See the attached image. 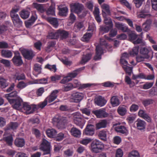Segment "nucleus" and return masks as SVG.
I'll return each mask as SVG.
<instances>
[{
  "instance_id": "nucleus-16",
  "label": "nucleus",
  "mask_w": 157,
  "mask_h": 157,
  "mask_svg": "<svg viewBox=\"0 0 157 157\" xmlns=\"http://www.w3.org/2000/svg\"><path fill=\"white\" fill-rule=\"evenodd\" d=\"M93 113L98 118L107 117L109 115L104 109L96 110L94 111Z\"/></svg>"
},
{
  "instance_id": "nucleus-35",
  "label": "nucleus",
  "mask_w": 157,
  "mask_h": 157,
  "mask_svg": "<svg viewBox=\"0 0 157 157\" xmlns=\"http://www.w3.org/2000/svg\"><path fill=\"white\" fill-rule=\"evenodd\" d=\"M107 124V122L106 120H102L96 124V128L98 129L102 128H105L106 127Z\"/></svg>"
},
{
  "instance_id": "nucleus-46",
  "label": "nucleus",
  "mask_w": 157,
  "mask_h": 157,
  "mask_svg": "<svg viewBox=\"0 0 157 157\" xmlns=\"http://www.w3.org/2000/svg\"><path fill=\"white\" fill-rule=\"evenodd\" d=\"M98 136L99 138L102 140L105 141L107 140V134L106 131L104 130L100 131L98 134Z\"/></svg>"
},
{
  "instance_id": "nucleus-57",
  "label": "nucleus",
  "mask_w": 157,
  "mask_h": 157,
  "mask_svg": "<svg viewBox=\"0 0 157 157\" xmlns=\"http://www.w3.org/2000/svg\"><path fill=\"white\" fill-rule=\"evenodd\" d=\"M74 88V85L72 83H69L64 85L63 88V91L67 92Z\"/></svg>"
},
{
  "instance_id": "nucleus-8",
  "label": "nucleus",
  "mask_w": 157,
  "mask_h": 157,
  "mask_svg": "<svg viewBox=\"0 0 157 157\" xmlns=\"http://www.w3.org/2000/svg\"><path fill=\"white\" fill-rule=\"evenodd\" d=\"M21 52L24 58L28 60L32 59L35 56L33 51L31 49H23Z\"/></svg>"
},
{
  "instance_id": "nucleus-12",
  "label": "nucleus",
  "mask_w": 157,
  "mask_h": 157,
  "mask_svg": "<svg viewBox=\"0 0 157 157\" xmlns=\"http://www.w3.org/2000/svg\"><path fill=\"white\" fill-rule=\"evenodd\" d=\"M94 125L88 124L83 131V134L88 136H92L94 133Z\"/></svg>"
},
{
  "instance_id": "nucleus-64",
  "label": "nucleus",
  "mask_w": 157,
  "mask_h": 157,
  "mask_svg": "<svg viewBox=\"0 0 157 157\" xmlns=\"http://www.w3.org/2000/svg\"><path fill=\"white\" fill-rule=\"evenodd\" d=\"M128 157H140L139 153L136 151H133L128 155Z\"/></svg>"
},
{
  "instance_id": "nucleus-24",
  "label": "nucleus",
  "mask_w": 157,
  "mask_h": 157,
  "mask_svg": "<svg viewBox=\"0 0 157 157\" xmlns=\"http://www.w3.org/2000/svg\"><path fill=\"white\" fill-rule=\"evenodd\" d=\"M37 19V16L35 13H32L30 19L25 22L26 27H28L31 25Z\"/></svg>"
},
{
  "instance_id": "nucleus-47",
  "label": "nucleus",
  "mask_w": 157,
  "mask_h": 157,
  "mask_svg": "<svg viewBox=\"0 0 157 157\" xmlns=\"http://www.w3.org/2000/svg\"><path fill=\"white\" fill-rule=\"evenodd\" d=\"M17 92L16 91H13L10 94H6L5 95V97L7 98L8 102L9 101V99H14L12 98L16 97L17 96Z\"/></svg>"
},
{
  "instance_id": "nucleus-15",
  "label": "nucleus",
  "mask_w": 157,
  "mask_h": 157,
  "mask_svg": "<svg viewBox=\"0 0 157 157\" xmlns=\"http://www.w3.org/2000/svg\"><path fill=\"white\" fill-rule=\"evenodd\" d=\"M136 122L137 129L141 132H144L146 125V122L143 120L139 119L137 120Z\"/></svg>"
},
{
  "instance_id": "nucleus-30",
  "label": "nucleus",
  "mask_w": 157,
  "mask_h": 157,
  "mask_svg": "<svg viewBox=\"0 0 157 157\" xmlns=\"http://www.w3.org/2000/svg\"><path fill=\"white\" fill-rule=\"evenodd\" d=\"M148 12V10H146L145 9H144L141 12L137 13V17L138 18H146L147 17H150L151 15L147 14Z\"/></svg>"
},
{
  "instance_id": "nucleus-36",
  "label": "nucleus",
  "mask_w": 157,
  "mask_h": 157,
  "mask_svg": "<svg viewBox=\"0 0 157 157\" xmlns=\"http://www.w3.org/2000/svg\"><path fill=\"white\" fill-rule=\"evenodd\" d=\"M57 131L54 129L50 128L47 129L46 133L48 136L50 137H54L56 134Z\"/></svg>"
},
{
  "instance_id": "nucleus-22",
  "label": "nucleus",
  "mask_w": 157,
  "mask_h": 157,
  "mask_svg": "<svg viewBox=\"0 0 157 157\" xmlns=\"http://www.w3.org/2000/svg\"><path fill=\"white\" fill-rule=\"evenodd\" d=\"M95 102L97 105L101 107L105 104L106 101L104 98L100 96L95 99Z\"/></svg>"
},
{
  "instance_id": "nucleus-34",
  "label": "nucleus",
  "mask_w": 157,
  "mask_h": 157,
  "mask_svg": "<svg viewBox=\"0 0 157 157\" xmlns=\"http://www.w3.org/2000/svg\"><path fill=\"white\" fill-rule=\"evenodd\" d=\"M70 132L72 135L75 137H79L81 134L80 131L74 127H72L71 129Z\"/></svg>"
},
{
  "instance_id": "nucleus-4",
  "label": "nucleus",
  "mask_w": 157,
  "mask_h": 157,
  "mask_svg": "<svg viewBox=\"0 0 157 157\" xmlns=\"http://www.w3.org/2000/svg\"><path fill=\"white\" fill-rule=\"evenodd\" d=\"M40 150L44 152V155L50 154L51 145L50 143L45 139H43L42 141L40 146Z\"/></svg>"
},
{
  "instance_id": "nucleus-38",
  "label": "nucleus",
  "mask_w": 157,
  "mask_h": 157,
  "mask_svg": "<svg viewBox=\"0 0 157 157\" xmlns=\"http://www.w3.org/2000/svg\"><path fill=\"white\" fill-rule=\"evenodd\" d=\"M56 44V42L55 41H52L48 42V43L47 46L45 48L46 52H51L52 48L54 47Z\"/></svg>"
},
{
  "instance_id": "nucleus-33",
  "label": "nucleus",
  "mask_w": 157,
  "mask_h": 157,
  "mask_svg": "<svg viewBox=\"0 0 157 157\" xmlns=\"http://www.w3.org/2000/svg\"><path fill=\"white\" fill-rule=\"evenodd\" d=\"M92 56V54L90 53L87 54L85 55H83L80 61V63L82 64H85L90 59Z\"/></svg>"
},
{
  "instance_id": "nucleus-45",
  "label": "nucleus",
  "mask_w": 157,
  "mask_h": 157,
  "mask_svg": "<svg viewBox=\"0 0 157 157\" xmlns=\"http://www.w3.org/2000/svg\"><path fill=\"white\" fill-rule=\"evenodd\" d=\"M30 12L25 10H22L20 13V15L21 17L25 19L29 17L30 15Z\"/></svg>"
},
{
  "instance_id": "nucleus-18",
  "label": "nucleus",
  "mask_w": 157,
  "mask_h": 157,
  "mask_svg": "<svg viewBox=\"0 0 157 157\" xmlns=\"http://www.w3.org/2000/svg\"><path fill=\"white\" fill-rule=\"evenodd\" d=\"M59 92V91L58 90H53L51 92L50 94L48 96L46 99L49 103H51L57 98Z\"/></svg>"
},
{
  "instance_id": "nucleus-28",
  "label": "nucleus",
  "mask_w": 157,
  "mask_h": 157,
  "mask_svg": "<svg viewBox=\"0 0 157 157\" xmlns=\"http://www.w3.org/2000/svg\"><path fill=\"white\" fill-rule=\"evenodd\" d=\"M25 144V141L23 138H17L14 141V144L18 147H23Z\"/></svg>"
},
{
  "instance_id": "nucleus-62",
  "label": "nucleus",
  "mask_w": 157,
  "mask_h": 157,
  "mask_svg": "<svg viewBox=\"0 0 157 157\" xmlns=\"http://www.w3.org/2000/svg\"><path fill=\"white\" fill-rule=\"evenodd\" d=\"M83 114H85L87 116H89L90 114V110L88 108H86L81 109H80Z\"/></svg>"
},
{
  "instance_id": "nucleus-19",
  "label": "nucleus",
  "mask_w": 157,
  "mask_h": 157,
  "mask_svg": "<svg viewBox=\"0 0 157 157\" xmlns=\"http://www.w3.org/2000/svg\"><path fill=\"white\" fill-rule=\"evenodd\" d=\"M58 30L50 31L47 37L50 39H57L59 38Z\"/></svg>"
},
{
  "instance_id": "nucleus-54",
  "label": "nucleus",
  "mask_w": 157,
  "mask_h": 157,
  "mask_svg": "<svg viewBox=\"0 0 157 157\" xmlns=\"http://www.w3.org/2000/svg\"><path fill=\"white\" fill-rule=\"evenodd\" d=\"M45 68L51 71H53L55 72L57 70L56 66L55 64L51 65L48 64L45 66Z\"/></svg>"
},
{
  "instance_id": "nucleus-27",
  "label": "nucleus",
  "mask_w": 157,
  "mask_h": 157,
  "mask_svg": "<svg viewBox=\"0 0 157 157\" xmlns=\"http://www.w3.org/2000/svg\"><path fill=\"white\" fill-rule=\"evenodd\" d=\"M110 101L112 105L114 107L119 105L121 103L118 97L117 96H112L111 98Z\"/></svg>"
},
{
  "instance_id": "nucleus-32",
  "label": "nucleus",
  "mask_w": 157,
  "mask_h": 157,
  "mask_svg": "<svg viewBox=\"0 0 157 157\" xmlns=\"http://www.w3.org/2000/svg\"><path fill=\"white\" fill-rule=\"evenodd\" d=\"M115 26L119 30H121L124 32H127L128 29L127 27L125 26L123 24L119 22H116Z\"/></svg>"
},
{
  "instance_id": "nucleus-60",
  "label": "nucleus",
  "mask_w": 157,
  "mask_h": 157,
  "mask_svg": "<svg viewBox=\"0 0 157 157\" xmlns=\"http://www.w3.org/2000/svg\"><path fill=\"white\" fill-rule=\"evenodd\" d=\"M92 140L90 138L83 139L79 141V143L82 144L86 145L90 143Z\"/></svg>"
},
{
  "instance_id": "nucleus-10",
  "label": "nucleus",
  "mask_w": 157,
  "mask_h": 157,
  "mask_svg": "<svg viewBox=\"0 0 157 157\" xmlns=\"http://www.w3.org/2000/svg\"><path fill=\"white\" fill-rule=\"evenodd\" d=\"M9 102L12 105V106L14 109L20 110L22 107V101L19 99H9Z\"/></svg>"
},
{
  "instance_id": "nucleus-51",
  "label": "nucleus",
  "mask_w": 157,
  "mask_h": 157,
  "mask_svg": "<svg viewBox=\"0 0 157 157\" xmlns=\"http://www.w3.org/2000/svg\"><path fill=\"white\" fill-rule=\"evenodd\" d=\"M122 68L126 73L129 76H131L132 72V67L128 66H122Z\"/></svg>"
},
{
  "instance_id": "nucleus-2",
  "label": "nucleus",
  "mask_w": 157,
  "mask_h": 157,
  "mask_svg": "<svg viewBox=\"0 0 157 157\" xmlns=\"http://www.w3.org/2000/svg\"><path fill=\"white\" fill-rule=\"evenodd\" d=\"M70 118L68 117H63L58 115H56L52 119L54 124L61 125H64L70 121Z\"/></svg>"
},
{
  "instance_id": "nucleus-3",
  "label": "nucleus",
  "mask_w": 157,
  "mask_h": 157,
  "mask_svg": "<svg viewBox=\"0 0 157 157\" xmlns=\"http://www.w3.org/2000/svg\"><path fill=\"white\" fill-rule=\"evenodd\" d=\"M70 6L71 12L78 15L81 13L84 8L82 4L78 2L71 3Z\"/></svg>"
},
{
  "instance_id": "nucleus-6",
  "label": "nucleus",
  "mask_w": 157,
  "mask_h": 157,
  "mask_svg": "<svg viewBox=\"0 0 157 157\" xmlns=\"http://www.w3.org/2000/svg\"><path fill=\"white\" fill-rule=\"evenodd\" d=\"M37 109V108L36 105H30L27 103H24L23 104L21 109L24 110L26 114H29L33 113Z\"/></svg>"
},
{
  "instance_id": "nucleus-17",
  "label": "nucleus",
  "mask_w": 157,
  "mask_h": 157,
  "mask_svg": "<svg viewBox=\"0 0 157 157\" xmlns=\"http://www.w3.org/2000/svg\"><path fill=\"white\" fill-rule=\"evenodd\" d=\"M12 26V24L10 21H6L2 25H0V34H2L9 29Z\"/></svg>"
},
{
  "instance_id": "nucleus-55",
  "label": "nucleus",
  "mask_w": 157,
  "mask_h": 157,
  "mask_svg": "<svg viewBox=\"0 0 157 157\" xmlns=\"http://www.w3.org/2000/svg\"><path fill=\"white\" fill-rule=\"evenodd\" d=\"M101 7L102 9L106 12L108 15H110L111 13L109 10V5L104 3L101 5Z\"/></svg>"
},
{
  "instance_id": "nucleus-59",
  "label": "nucleus",
  "mask_w": 157,
  "mask_h": 157,
  "mask_svg": "<svg viewBox=\"0 0 157 157\" xmlns=\"http://www.w3.org/2000/svg\"><path fill=\"white\" fill-rule=\"evenodd\" d=\"M28 85L27 83L23 81L19 82L17 86V87L20 89H21L24 88Z\"/></svg>"
},
{
  "instance_id": "nucleus-11",
  "label": "nucleus",
  "mask_w": 157,
  "mask_h": 157,
  "mask_svg": "<svg viewBox=\"0 0 157 157\" xmlns=\"http://www.w3.org/2000/svg\"><path fill=\"white\" fill-rule=\"evenodd\" d=\"M138 35L135 33H131L128 34V38L129 40L132 42L134 44H137L141 43L142 40L138 38Z\"/></svg>"
},
{
  "instance_id": "nucleus-44",
  "label": "nucleus",
  "mask_w": 157,
  "mask_h": 157,
  "mask_svg": "<svg viewBox=\"0 0 157 157\" xmlns=\"http://www.w3.org/2000/svg\"><path fill=\"white\" fill-rule=\"evenodd\" d=\"M83 26V23L82 22H77L75 24L74 29L76 32L79 31Z\"/></svg>"
},
{
  "instance_id": "nucleus-58",
  "label": "nucleus",
  "mask_w": 157,
  "mask_h": 157,
  "mask_svg": "<svg viewBox=\"0 0 157 157\" xmlns=\"http://www.w3.org/2000/svg\"><path fill=\"white\" fill-rule=\"evenodd\" d=\"M142 103L144 106L146 107L153 103V100L151 99H148L144 100L142 101Z\"/></svg>"
},
{
  "instance_id": "nucleus-25",
  "label": "nucleus",
  "mask_w": 157,
  "mask_h": 157,
  "mask_svg": "<svg viewBox=\"0 0 157 157\" xmlns=\"http://www.w3.org/2000/svg\"><path fill=\"white\" fill-rule=\"evenodd\" d=\"M58 31L59 38V37L60 39H65L68 37L69 34L68 32L62 29H58Z\"/></svg>"
},
{
  "instance_id": "nucleus-31",
  "label": "nucleus",
  "mask_w": 157,
  "mask_h": 157,
  "mask_svg": "<svg viewBox=\"0 0 157 157\" xmlns=\"http://www.w3.org/2000/svg\"><path fill=\"white\" fill-rule=\"evenodd\" d=\"M115 131L127 135L128 131L125 127L122 125H120L116 127L115 128Z\"/></svg>"
},
{
  "instance_id": "nucleus-56",
  "label": "nucleus",
  "mask_w": 157,
  "mask_h": 157,
  "mask_svg": "<svg viewBox=\"0 0 157 157\" xmlns=\"http://www.w3.org/2000/svg\"><path fill=\"white\" fill-rule=\"evenodd\" d=\"M138 78L144 79L145 78V75L143 73H140L137 75H133L132 79L133 80H136Z\"/></svg>"
},
{
  "instance_id": "nucleus-1",
  "label": "nucleus",
  "mask_w": 157,
  "mask_h": 157,
  "mask_svg": "<svg viewBox=\"0 0 157 157\" xmlns=\"http://www.w3.org/2000/svg\"><path fill=\"white\" fill-rule=\"evenodd\" d=\"M91 150L95 153L100 152L104 148V144L99 140H95L91 143Z\"/></svg>"
},
{
  "instance_id": "nucleus-42",
  "label": "nucleus",
  "mask_w": 157,
  "mask_h": 157,
  "mask_svg": "<svg viewBox=\"0 0 157 157\" xmlns=\"http://www.w3.org/2000/svg\"><path fill=\"white\" fill-rule=\"evenodd\" d=\"M68 9L67 7L59 8V14L60 16H66L67 14Z\"/></svg>"
},
{
  "instance_id": "nucleus-7",
  "label": "nucleus",
  "mask_w": 157,
  "mask_h": 157,
  "mask_svg": "<svg viewBox=\"0 0 157 157\" xmlns=\"http://www.w3.org/2000/svg\"><path fill=\"white\" fill-rule=\"evenodd\" d=\"M14 54V56L12 59L13 64L16 66H21L23 64V62L20 53L18 51H15Z\"/></svg>"
},
{
  "instance_id": "nucleus-37",
  "label": "nucleus",
  "mask_w": 157,
  "mask_h": 157,
  "mask_svg": "<svg viewBox=\"0 0 157 157\" xmlns=\"http://www.w3.org/2000/svg\"><path fill=\"white\" fill-rule=\"evenodd\" d=\"M117 112L121 115L123 116L126 113L127 109L126 107L124 105L120 106L117 109Z\"/></svg>"
},
{
  "instance_id": "nucleus-63",
  "label": "nucleus",
  "mask_w": 157,
  "mask_h": 157,
  "mask_svg": "<svg viewBox=\"0 0 157 157\" xmlns=\"http://www.w3.org/2000/svg\"><path fill=\"white\" fill-rule=\"evenodd\" d=\"M153 84V82H147L143 85V89L144 90L148 89L152 87Z\"/></svg>"
},
{
  "instance_id": "nucleus-53",
  "label": "nucleus",
  "mask_w": 157,
  "mask_h": 157,
  "mask_svg": "<svg viewBox=\"0 0 157 157\" xmlns=\"http://www.w3.org/2000/svg\"><path fill=\"white\" fill-rule=\"evenodd\" d=\"M110 28L109 26L101 25L100 26V33L103 32L102 34L107 33L109 31Z\"/></svg>"
},
{
  "instance_id": "nucleus-48",
  "label": "nucleus",
  "mask_w": 157,
  "mask_h": 157,
  "mask_svg": "<svg viewBox=\"0 0 157 157\" xmlns=\"http://www.w3.org/2000/svg\"><path fill=\"white\" fill-rule=\"evenodd\" d=\"M33 6L35 8H36L38 11L42 13L44 12V9L43 6L40 4H38L36 3H34Z\"/></svg>"
},
{
  "instance_id": "nucleus-14",
  "label": "nucleus",
  "mask_w": 157,
  "mask_h": 157,
  "mask_svg": "<svg viewBox=\"0 0 157 157\" xmlns=\"http://www.w3.org/2000/svg\"><path fill=\"white\" fill-rule=\"evenodd\" d=\"M96 54L94 59L95 61L100 59L101 58V55L103 54V50L101 45H98L96 47Z\"/></svg>"
},
{
  "instance_id": "nucleus-5",
  "label": "nucleus",
  "mask_w": 157,
  "mask_h": 157,
  "mask_svg": "<svg viewBox=\"0 0 157 157\" xmlns=\"http://www.w3.org/2000/svg\"><path fill=\"white\" fill-rule=\"evenodd\" d=\"M73 121L75 124L80 126L81 128L84 124V120L82 115L79 112H76L74 113Z\"/></svg>"
},
{
  "instance_id": "nucleus-29",
  "label": "nucleus",
  "mask_w": 157,
  "mask_h": 157,
  "mask_svg": "<svg viewBox=\"0 0 157 157\" xmlns=\"http://www.w3.org/2000/svg\"><path fill=\"white\" fill-rule=\"evenodd\" d=\"M75 85H74V88L80 86V88L81 89H85L86 88L92 86H94L95 84L94 83H86L82 84H80L77 81H75L74 83Z\"/></svg>"
},
{
  "instance_id": "nucleus-26",
  "label": "nucleus",
  "mask_w": 157,
  "mask_h": 157,
  "mask_svg": "<svg viewBox=\"0 0 157 157\" xmlns=\"http://www.w3.org/2000/svg\"><path fill=\"white\" fill-rule=\"evenodd\" d=\"M102 14L103 17L104 18V22L106 25H109L110 28L113 27V25L112 20L110 18H108L106 17V13L103 10L102 11Z\"/></svg>"
},
{
  "instance_id": "nucleus-9",
  "label": "nucleus",
  "mask_w": 157,
  "mask_h": 157,
  "mask_svg": "<svg viewBox=\"0 0 157 157\" xmlns=\"http://www.w3.org/2000/svg\"><path fill=\"white\" fill-rule=\"evenodd\" d=\"M84 94L82 93L76 92L71 95V99L72 102L75 103L80 102L83 98Z\"/></svg>"
},
{
  "instance_id": "nucleus-52",
  "label": "nucleus",
  "mask_w": 157,
  "mask_h": 157,
  "mask_svg": "<svg viewBox=\"0 0 157 157\" xmlns=\"http://www.w3.org/2000/svg\"><path fill=\"white\" fill-rule=\"evenodd\" d=\"M139 46H136L133 48L132 51L129 52L130 54L133 56L137 55L139 52Z\"/></svg>"
},
{
  "instance_id": "nucleus-23",
  "label": "nucleus",
  "mask_w": 157,
  "mask_h": 157,
  "mask_svg": "<svg viewBox=\"0 0 157 157\" xmlns=\"http://www.w3.org/2000/svg\"><path fill=\"white\" fill-rule=\"evenodd\" d=\"M47 20L55 28H57L58 26V22L56 18L49 17L47 18Z\"/></svg>"
},
{
  "instance_id": "nucleus-20",
  "label": "nucleus",
  "mask_w": 157,
  "mask_h": 157,
  "mask_svg": "<svg viewBox=\"0 0 157 157\" xmlns=\"http://www.w3.org/2000/svg\"><path fill=\"white\" fill-rule=\"evenodd\" d=\"M150 52V49L146 47H142L140 50V53L145 59H148L150 57V56L149 55Z\"/></svg>"
},
{
  "instance_id": "nucleus-50",
  "label": "nucleus",
  "mask_w": 157,
  "mask_h": 157,
  "mask_svg": "<svg viewBox=\"0 0 157 157\" xmlns=\"http://www.w3.org/2000/svg\"><path fill=\"white\" fill-rule=\"evenodd\" d=\"M46 13L48 15L54 16L55 15V8L54 6L51 5L46 11Z\"/></svg>"
},
{
  "instance_id": "nucleus-41",
  "label": "nucleus",
  "mask_w": 157,
  "mask_h": 157,
  "mask_svg": "<svg viewBox=\"0 0 157 157\" xmlns=\"http://www.w3.org/2000/svg\"><path fill=\"white\" fill-rule=\"evenodd\" d=\"M3 140L9 146H11L12 145L13 139L12 135H10L4 137Z\"/></svg>"
},
{
  "instance_id": "nucleus-21",
  "label": "nucleus",
  "mask_w": 157,
  "mask_h": 157,
  "mask_svg": "<svg viewBox=\"0 0 157 157\" xmlns=\"http://www.w3.org/2000/svg\"><path fill=\"white\" fill-rule=\"evenodd\" d=\"M85 68V67H82L76 69L71 73H69L67 76L70 78L72 80V78H74L79 73L80 71L83 70Z\"/></svg>"
},
{
  "instance_id": "nucleus-43",
  "label": "nucleus",
  "mask_w": 157,
  "mask_h": 157,
  "mask_svg": "<svg viewBox=\"0 0 157 157\" xmlns=\"http://www.w3.org/2000/svg\"><path fill=\"white\" fill-rule=\"evenodd\" d=\"M18 126V123L17 122H11L6 126V129L9 130L10 129L14 130L16 129Z\"/></svg>"
},
{
  "instance_id": "nucleus-39",
  "label": "nucleus",
  "mask_w": 157,
  "mask_h": 157,
  "mask_svg": "<svg viewBox=\"0 0 157 157\" xmlns=\"http://www.w3.org/2000/svg\"><path fill=\"white\" fill-rule=\"evenodd\" d=\"M2 56L6 58H10L12 56V52L9 50H2L1 52Z\"/></svg>"
},
{
  "instance_id": "nucleus-40",
  "label": "nucleus",
  "mask_w": 157,
  "mask_h": 157,
  "mask_svg": "<svg viewBox=\"0 0 157 157\" xmlns=\"http://www.w3.org/2000/svg\"><path fill=\"white\" fill-rule=\"evenodd\" d=\"M8 86L7 79H5L2 77H0V87L3 89L6 88Z\"/></svg>"
},
{
  "instance_id": "nucleus-49",
  "label": "nucleus",
  "mask_w": 157,
  "mask_h": 157,
  "mask_svg": "<svg viewBox=\"0 0 157 157\" xmlns=\"http://www.w3.org/2000/svg\"><path fill=\"white\" fill-rule=\"evenodd\" d=\"M73 154V152L72 150L68 149L63 151V155L64 157H71Z\"/></svg>"
},
{
  "instance_id": "nucleus-61",
  "label": "nucleus",
  "mask_w": 157,
  "mask_h": 157,
  "mask_svg": "<svg viewBox=\"0 0 157 157\" xmlns=\"http://www.w3.org/2000/svg\"><path fill=\"white\" fill-rule=\"evenodd\" d=\"M16 79L18 80H25L26 78L25 76L23 73L18 74L15 75Z\"/></svg>"
},
{
  "instance_id": "nucleus-13",
  "label": "nucleus",
  "mask_w": 157,
  "mask_h": 157,
  "mask_svg": "<svg viewBox=\"0 0 157 157\" xmlns=\"http://www.w3.org/2000/svg\"><path fill=\"white\" fill-rule=\"evenodd\" d=\"M14 25L17 27H20L22 26L23 24V22L21 20L18 15H15L12 14L11 17Z\"/></svg>"
}]
</instances>
